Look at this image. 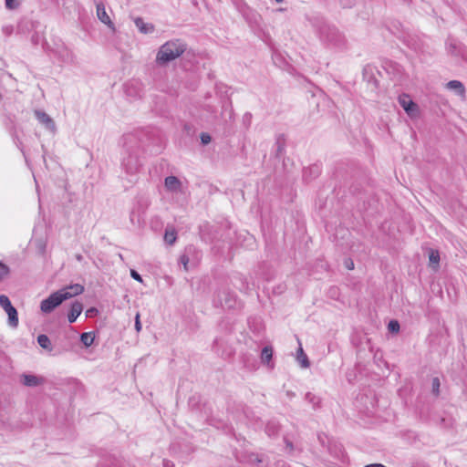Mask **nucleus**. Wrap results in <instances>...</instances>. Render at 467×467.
<instances>
[{"label":"nucleus","mask_w":467,"mask_h":467,"mask_svg":"<svg viewBox=\"0 0 467 467\" xmlns=\"http://www.w3.org/2000/svg\"><path fill=\"white\" fill-rule=\"evenodd\" d=\"M123 140L121 167L127 174L135 175L142 166L141 143L134 134L125 135Z\"/></svg>","instance_id":"f257e3e1"},{"label":"nucleus","mask_w":467,"mask_h":467,"mask_svg":"<svg viewBox=\"0 0 467 467\" xmlns=\"http://www.w3.org/2000/svg\"><path fill=\"white\" fill-rule=\"evenodd\" d=\"M317 36L325 46L343 50L347 47V39L342 32L334 26L322 19H315L312 22Z\"/></svg>","instance_id":"f03ea898"},{"label":"nucleus","mask_w":467,"mask_h":467,"mask_svg":"<svg viewBox=\"0 0 467 467\" xmlns=\"http://www.w3.org/2000/svg\"><path fill=\"white\" fill-rule=\"evenodd\" d=\"M186 50V45L180 39L170 40L161 46L156 55L155 62L158 66H166L181 57Z\"/></svg>","instance_id":"7ed1b4c3"},{"label":"nucleus","mask_w":467,"mask_h":467,"mask_svg":"<svg viewBox=\"0 0 467 467\" xmlns=\"http://www.w3.org/2000/svg\"><path fill=\"white\" fill-rule=\"evenodd\" d=\"M213 304L215 306H221L226 309L237 308L240 306L236 295L226 287L218 290L213 298Z\"/></svg>","instance_id":"20e7f679"},{"label":"nucleus","mask_w":467,"mask_h":467,"mask_svg":"<svg viewBox=\"0 0 467 467\" xmlns=\"http://www.w3.org/2000/svg\"><path fill=\"white\" fill-rule=\"evenodd\" d=\"M66 300L67 296H62L60 291L57 290L52 293L48 297L41 301L40 310L44 314H50Z\"/></svg>","instance_id":"39448f33"},{"label":"nucleus","mask_w":467,"mask_h":467,"mask_svg":"<svg viewBox=\"0 0 467 467\" xmlns=\"http://www.w3.org/2000/svg\"><path fill=\"white\" fill-rule=\"evenodd\" d=\"M124 90L128 97L139 99L143 95V84L138 79H130L124 85Z\"/></svg>","instance_id":"423d86ee"},{"label":"nucleus","mask_w":467,"mask_h":467,"mask_svg":"<svg viewBox=\"0 0 467 467\" xmlns=\"http://www.w3.org/2000/svg\"><path fill=\"white\" fill-rule=\"evenodd\" d=\"M399 102L410 117L415 118L419 115V107L410 99L409 95L403 94L400 96Z\"/></svg>","instance_id":"0eeeda50"},{"label":"nucleus","mask_w":467,"mask_h":467,"mask_svg":"<svg viewBox=\"0 0 467 467\" xmlns=\"http://www.w3.org/2000/svg\"><path fill=\"white\" fill-rule=\"evenodd\" d=\"M20 381L24 386L34 388V387L43 385L45 383L46 379H45V378H43L41 376L24 373L21 375Z\"/></svg>","instance_id":"6e6552de"},{"label":"nucleus","mask_w":467,"mask_h":467,"mask_svg":"<svg viewBox=\"0 0 467 467\" xmlns=\"http://www.w3.org/2000/svg\"><path fill=\"white\" fill-rule=\"evenodd\" d=\"M62 296H67V300L78 296L84 292V286L80 284H73L59 289Z\"/></svg>","instance_id":"1a4fd4ad"},{"label":"nucleus","mask_w":467,"mask_h":467,"mask_svg":"<svg viewBox=\"0 0 467 467\" xmlns=\"http://www.w3.org/2000/svg\"><path fill=\"white\" fill-rule=\"evenodd\" d=\"M447 50L449 53L454 56H460L463 57L465 55V47L452 38L448 39Z\"/></svg>","instance_id":"9d476101"},{"label":"nucleus","mask_w":467,"mask_h":467,"mask_svg":"<svg viewBox=\"0 0 467 467\" xmlns=\"http://www.w3.org/2000/svg\"><path fill=\"white\" fill-rule=\"evenodd\" d=\"M97 16L98 18L109 28L115 29L114 24L110 20L109 15L106 12V8L103 3L97 4Z\"/></svg>","instance_id":"9b49d317"},{"label":"nucleus","mask_w":467,"mask_h":467,"mask_svg":"<svg viewBox=\"0 0 467 467\" xmlns=\"http://www.w3.org/2000/svg\"><path fill=\"white\" fill-rule=\"evenodd\" d=\"M321 173V168L318 164H313L305 168L303 171V179L306 182H310L317 178Z\"/></svg>","instance_id":"f8f14e48"},{"label":"nucleus","mask_w":467,"mask_h":467,"mask_svg":"<svg viewBox=\"0 0 467 467\" xmlns=\"http://www.w3.org/2000/svg\"><path fill=\"white\" fill-rule=\"evenodd\" d=\"M83 310V305L79 301L76 300L71 304L69 312L67 314V320L70 324L74 323L77 318L80 316Z\"/></svg>","instance_id":"ddd939ff"},{"label":"nucleus","mask_w":467,"mask_h":467,"mask_svg":"<svg viewBox=\"0 0 467 467\" xmlns=\"http://www.w3.org/2000/svg\"><path fill=\"white\" fill-rule=\"evenodd\" d=\"M35 116L40 123L46 126L47 129L50 130H56L54 120L45 111L36 110Z\"/></svg>","instance_id":"4468645a"},{"label":"nucleus","mask_w":467,"mask_h":467,"mask_svg":"<svg viewBox=\"0 0 467 467\" xmlns=\"http://www.w3.org/2000/svg\"><path fill=\"white\" fill-rule=\"evenodd\" d=\"M164 185L169 192H178L181 191L182 182L176 176H168L164 180Z\"/></svg>","instance_id":"2eb2a0df"},{"label":"nucleus","mask_w":467,"mask_h":467,"mask_svg":"<svg viewBox=\"0 0 467 467\" xmlns=\"http://www.w3.org/2000/svg\"><path fill=\"white\" fill-rule=\"evenodd\" d=\"M280 431V424L278 421L275 420H271L267 422L265 426V433L269 437H275L278 435Z\"/></svg>","instance_id":"dca6fc26"},{"label":"nucleus","mask_w":467,"mask_h":467,"mask_svg":"<svg viewBox=\"0 0 467 467\" xmlns=\"http://www.w3.org/2000/svg\"><path fill=\"white\" fill-rule=\"evenodd\" d=\"M134 23L138 29L143 34L151 33L154 30V26L151 24L145 23L141 17H137Z\"/></svg>","instance_id":"f3484780"},{"label":"nucleus","mask_w":467,"mask_h":467,"mask_svg":"<svg viewBox=\"0 0 467 467\" xmlns=\"http://www.w3.org/2000/svg\"><path fill=\"white\" fill-rule=\"evenodd\" d=\"M275 146V155L276 158H280L282 156V154L284 153L285 148V139L283 134H279L276 137Z\"/></svg>","instance_id":"a211bd4d"},{"label":"nucleus","mask_w":467,"mask_h":467,"mask_svg":"<svg viewBox=\"0 0 467 467\" xmlns=\"http://www.w3.org/2000/svg\"><path fill=\"white\" fill-rule=\"evenodd\" d=\"M5 313L8 316V325L11 327H17L18 326V313L16 307L11 306L9 309H6Z\"/></svg>","instance_id":"6ab92c4d"},{"label":"nucleus","mask_w":467,"mask_h":467,"mask_svg":"<svg viewBox=\"0 0 467 467\" xmlns=\"http://www.w3.org/2000/svg\"><path fill=\"white\" fill-rule=\"evenodd\" d=\"M296 360L301 365V367L304 368H307L310 366V362L308 360V358L306 355V353L304 352V350H303L301 346L299 347V348L297 350Z\"/></svg>","instance_id":"aec40b11"},{"label":"nucleus","mask_w":467,"mask_h":467,"mask_svg":"<svg viewBox=\"0 0 467 467\" xmlns=\"http://www.w3.org/2000/svg\"><path fill=\"white\" fill-rule=\"evenodd\" d=\"M447 88L449 89H453L456 91L458 95H463L465 92V88L463 84L459 80H451L447 83Z\"/></svg>","instance_id":"412c9836"},{"label":"nucleus","mask_w":467,"mask_h":467,"mask_svg":"<svg viewBox=\"0 0 467 467\" xmlns=\"http://www.w3.org/2000/svg\"><path fill=\"white\" fill-rule=\"evenodd\" d=\"M37 343L42 348H44L49 352L52 351V343L47 335H45V334L39 335L37 337Z\"/></svg>","instance_id":"4be33fe9"},{"label":"nucleus","mask_w":467,"mask_h":467,"mask_svg":"<svg viewBox=\"0 0 467 467\" xmlns=\"http://www.w3.org/2000/svg\"><path fill=\"white\" fill-rule=\"evenodd\" d=\"M95 339V334L93 332H85L80 335V341L86 347H90Z\"/></svg>","instance_id":"5701e85b"},{"label":"nucleus","mask_w":467,"mask_h":467,"mask_svg":"<svg viewBox=\"0 0 467 467\" xmlns=\"http://www.w3.org/2000/svg\"><path fill=\"white\" fill-rule=\"evenodd\" d=\"M273 357V348L271 346H265L261 352V360L263 363L269 364Z\"/></svg>","instance_id":"b1692460"},{"label":"nucleus","mask_w":467,"mask_h":467,"mask_svg":"<svg viewBox=\"0 0 467 467\" xmlns=\"http://www.w3.org/2000/svg\"><path fill=\"white\" fill-rule=\"evenodd\" d=\"M193 251H195V247L192 245H189L188 247H186L185 254H183L180 257V263L183 265V267L186 271L188 270V264L190 261L188 254H190Z\"/></svg>","instance_id":"393cba45"},{"label":"nucleus","mask_w":467,"mask_h":467,"mask_svg":"<svg viewBox=\"0 0 467 467\" xmlns=\"http://www.w3.org/2000/svg\"><path fill=\"white\" fill-rule=\"evenodd\" d=\"M305 399L308 403L312 404L314 409H317L320 406V398L311 392H307L305 396Z\"/></svg>","instance_id":"a878e982"},{"label":"nucleus","mask_w":467,"mask_h":467,"mask_svg":"<svg viewBox=\"0 0 467 467\" xmlns=\"http://www.w3.org/2000/svg\"><path fill=\"white\" fill-rule=\"evenodd\" d=\"M176 239H177V236H176V232L174 230H171V231L166 230L165 231L164 241L166 242V244L172 245L175 243Z\"/></svg>","instance_id":"bb28decb"},{"label":"nucleus","mask_w":467,"mask_h":467,"mask_svg":"<svg viewBox=\"0 0 467 467\" xmlns=\"http://www.w3.org/2000/svg\"><path fill=\"white\" fill-rule=\"evenodd\" d=\"M0 306L6 311V309H9L11 306H13L10 299L5 295H0Z\"/></svg>","instance_id":"cd10ccee"},{"label":"nucleus","mask_w":467,"mask_h":467,"mask_svg":"<svg viewBox=\"0 0 467 467\" xmlns=\"http://www.w3.org/2000/svg\"><path fill=\"white\" fill-rule=\"evenodd\" d=\"M430 263L431 265H439L440 254L438 251L431 250L429 254Z\"/></svg>","instance_id":"c85d7f7f"},{"label":"nucleus","mask_w":467,"mask_h":467,"mask_svg":"<svg viewBox=\"0 0 467 467\" xmlns=\"http://www.w3.org/2000/svg\"><path fill=\"white\" fill-rule=\"evenodd\" d=\"M440 379L438 378H433L431 381V388H432V393L435 396H438L440 394Z\"/></svg>","instance_id":"c756f323"},{"label":"nucleus","mask_w":467,"mask_h":467,"mask_svg":"<svg viewBox=\"0 0 467 467\" xmlns=\"http://www.w3.org/2000/svg\"><path fill=\"white\" fill-rule=\"evenodd\" d=\"M9 274V268L6 265L0 262V281Z\"/></svg>","instance_id":"7c9ffc66"},{"label":"nucleus","mask_w":467,"mask_h":467,"mask_svg":"<svg viewBox=\"0 0 467 467\" xmlns=\"http://www.w3.org/2000/svg\"><path fill=\"white\" fill-rule=\"evenodd\" d=\"M389 330L390 332H398L400 330V324L397 320H391L389 323Z\"/></svg>","instance_id":"2f4dec72"},{"label":"nucleus","mask_w":467,"mask_h":467,"mask_svg":"<svg viewBox=\"0 0 467 467\" xmlns=\"http://www.w3.org/2000/svg\"><path fill=\"white\" fill-rule=\"evenodd\" d=\"M65 52H66V58L64 60L66 62L74 63L76 57L73 54V52L68 49H66Z\"/></svg>","instance_id":"473e14b6"},{"label":"nucleus","mask_w":467,"mask_h":467,"mask_svg":"<svg viewBox=\"0 0 467 467\" xmlns=\"http://www.w3.org/2000/svg\"><path fill=\"white\" fill-rule=\"evenodd\" d=\"M211 140L212 138L208 133L202 132L201 134V141L203 145H207L208 143H210Z\"/></svg>","instance_id":"72a5a7b5"},{"label":"nucleus","mask_w":467,"mask_h":467,"mask_svg":"<svg viewBox=\"0 0 467 467\" xmlns=\"http://www.w3.org/2000/svg\"><path fill=\"white\" fill-rule=\"evenodd\" d=\"M99 314V310L96 307H90L86 311L87 317H93Z\"/></svg>","instance_id":"f704fd0d"},{"label":"nucleus","mask_w":467,"mask_h":467,"mask_svg":"<svg viewBox=\"0 0 467 467\" xmlns=\"http://www.w3.org/2000/svg\"><path fill=\"white\" fill-rule=\"evenodd\" d=\"M130 276L136 280V281H139L140 283H142V278H141V275L135 270H130Z\"/></svg>","instance_id":"c9c22d12"},{"label":"nucleus","mask_w":467,"mask_h":467,"mask_svg":"<svg viewBox=\"0 0 467 467\" xmlns=\"http://www.w3.org/2000/svg\"><path fill=\"white\" fill-rule=\"evenodd\" d=\"M135 329L137 332H140L141 330V323H140V314L137 313L136 317H135Z\"/></svg>","instance_id":"e433bc0d"},{"label":"nucleus","mask_w":467,"mask_h":467,"mask_svg":"<svg viewBox=\"0 0 467 467\" xmlns=\"http://www.w3.org/2000/svg\"><path fill=\"white\" fill-rule=\"evenodd\" d=\"M344 7H351L354 5V0H340Z\"/></svg>","instance_id":"4c0bfd02"},{"label":"nucleus","mask_w":467,"mask_h":467,"mask_svg":"<svg viewBox=\"0 0 467 467\" xmlns=\"http://www.w3.org/2000/svg\"><path fill=\"white\" fill-rule=\"evenodd\" d=\"M15 0H5V6L7 9H15L16 5L14 4Z\"/></svg>","instance_id":"58836bf2"},{"label":"nucleus","mask_w":467,"mask_h":467,"mask_svg":"<svg viewBox=\"0 0 467 467\" xmlns=\"http://www.w3.org/2000/svg\"><path fill=\"white\" fill-rule=\"evenodd\" d=\"M250 462H254V463H260V462H262V460L259 458V456H258V455H256V454H252V455L250 456Z\"/></svg>","instance_id":"ea45409f"},{"label":"nucleus","mask_w":467,"mask_h":467,"mask_svg":"<svg viewBox=\"0 0 467 467\" xmlns=\"http://www.w3.org/2000/svg\"><path fill=\"white\" fill-rule=\"evenodd\" d=\"M251 119H252V114L249 113V112H246L244 117H243V120L244 123H247V125L250 124V121H251Z\"/></svg>","instance_id":"a19ab883"},{"label":"nucleus","mask_w":467,"mask_h":467,"mask_svg":"<svg viewBox=\"0 0 467 467\" xmlns=\"http://www.w3.org/2000/svg\"><path fill=\"white\" fill-rule=\"evenodd\" d=\"M346 267L348 269V270H352L354 269V263L352 260H347L346 261Z\"/></svg>","instance_id":"79ce46f5"},{"label":"nucleus","mask_w":467,"mask_h":467,"mask_svg":"<svg viewBox=\"0 0 467 467\" xmlns=\"http://www.w3.org/2000/svg\"><path fill=\"white\" fill-rule=\"evenodd\" d=\"M364 467H387V466H385V465H383L381 463H371V464H368V465H366Z\"/></svg>","instance_id":"37998d69"},{"label":"nucleus","mask_w":467,"mask_h":467,"mask_svg":"<svg viewBox=\"0 0 467 467\" xmlns=\"http://www.w3.org/2000/svg\"><path fill=\"white\" fill-rule=\"evenodd\" d=\"M285 442L286 444V447H288L290 450H293V443L290 441L285 438Z\"/></svg>","instance_id":"c03bdc74"},{"label":"nucleus","mask_w":467,"mask_h":467,"mask_svg":"<svg viewBox=\"0 0 467 467\" xmlns=\"http://www.w3.org/2000/svg\"><path fill=\"white\" fill-rule=\"evenodd\" d=\"M220 342H221V341H220L219 339H217V338H216V339L214 340V342H213V346H214V348L218 347V346H219V344H220Z\"/></svg>","instance_id":"a18cd8bd"},{"label":"nucleus","mask_w":467,"mask_h":467,"mask_svg":"<svg viewBox=\"0 0 467 467\" xmlns=\"http://www.w3.org/2000/svg\"><path fill=\"white\" fill-rule=\"evenodd\" d=\"M412 467H425L423 464L420 463H415Z\"/></svg>","instance_id":"49530a36"},{"label":"nucleus","mask_w":467,"mask_h":467,"mask_svg":"<svg viewBox=\"0 0 467 467\" xmlns=\"http://www.w3.org/2000/svg\"><path fill=\"white\" fill-rule=\"evenodd\" d=\"M77 259H78V261H80V260L82 259V255H80V254L77 255Z\"/></svg>","instance_id":"de8ad7c7"},{"label":"nucleus","mask_w":467,"mask_h":467,"mask_svg":"<svg viewBox=\"0 0 467 467\" xmlns=\"http://www.w3.org/2000/svg\"><path fill=\"white\" fill-rule=\"evenodd\" d=\"M278 3H282L284 0H275Z\"/></svg>","instance_id":"09e8293b"}]
</instances>
